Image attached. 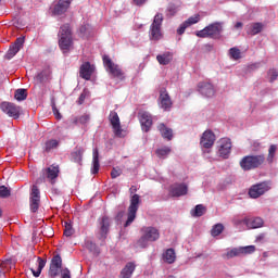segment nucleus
Returning <instances> with one entry per match:
<instances>
[{
  "instance_id": "nucleus-25",
  "label": "nucleus",
  "mask_w": 278,
  "mask_h": 278,
  "mask_svg": "<svg viewBox=\"0 0 278 278\" xmlns=\"http://www.w3.org/2000/svg\"><path fill=\"white\" fill-rule=\"evenodd\" d=\"M264 226V219L261 217H248V229H260Z\"/></svg>"
},
{
  "instance_id": "nucleus-34",
  "label": "nucleus",
  "mask_w": 278,
  "mask_h": 278,
  "mask_svg": "<svg viewBox=\"0 0 278 278\" xmlns=\"http://www.w3.org/2000/svg\"><path fill=\"white\" fill-rule=\"evenodd\" d=\"M263 27L264 25H262V23H254L248 28V34L255 36L256 34H260V31H262Z\"/></svg>"
},
{
  "instance_id": "nucleus-44",
  "label": "nucleus",
  "mask_w": 278,
  "mask_h": 278,
  "mask_svg": "<svg viewBox=\"0 0 278 278\" xmlns=\"http://www.w3.org/2000/svg\"><path fill=\"white\" fill-rule=\"evenodd\" d=\"M168 153H170V148H162L156 150L157 157H161L163 160L168 155Z\"/></svg>"
},
{
  "instance_id": "nucleus-18",
  "label": "nucleus",
  "mask_w": 278,
  "mask_h": 278,
  "mask_svg": "<svg viewBox=\"0 0 278 278\" xmlns=\"http://www.w3.org/2000/svg\"><path fill=\"white\" fill-rule=\"evenodd\" d=\"M214 142H216V136L214 135V132H212V130L204 131L200 144L204 149H212V147H214Z\"/></svg>"
},
{
  "instance_id": "nucleus-43",
  "label": "nucleus",
  "mask_w": 278,
  "mask_h": 278,
  "mask_svg": "<svg viewBox=\"0 0 278 278\" xmlns=\"http://www.w3.org/2000/svg\"><path fill=\"white\" fill-rule=\"evenodd\" d=\"M229 55L232 60H240L241 58V52H240V49L238 48H231L229 50Z\"/></svg>"
},
{
  "instance_id": "nucleus-11",
  "label": "nucleus",
  "mask_w": 278,
  "mask_h": 278,
  "mask_svg": "<svg viewBox=\"0 0 278 278\" xmlns=\"http://www.w3.org/2000/svg\"><path fill=\"white\" fill-rule=\"evenodd\" d=\"M159 102L160 108L164 110V112H169V110L173 108V100H170V96L166 89L161 90Z\"/></svg>"
},
{
  "instance_id": "nucleus-46",
  "label": "nucleus",
  "mask_w": 278,
  "mask_h": 278,
  "mask_svg": "<svg viewBox=\"0 0 278 278\" xmlns=\"http://www.w3.org/2000/svg\"><path fill=\"white\" fill-rule=\"evenodd\" d=\"M62 267H58V266H55V265H50V269H49V275L51 276V277H58V275H60V269H61Z\"/></svg>"
},
{
  "instance_id": "nucleus-5",
  "label": "nucleus",
  "mask_w": 278,
  "mask_h": 278,
  "mask_svg": "<svg viewBox=\"0 0 278 278\" xmlns=\"http://www.w3.org/2000/svg\"><path fill=\"white\" fill-rule=\"evenodd\" d=\"M103 64L106 71H109V73L113 75V77H117V79H125V74L123 73V70H121L118 65L112 62V59H110V56H103Z\"/></svg>"
},
{
  "instance_id": "nucleus-1",
  "label": "nucleus",
  "mask_w": 278,
  "mask_h": 278,
  "mask_svg": "<svg viewBox=\"0 0 278 278\" xmlns=\"http://www.w3.org/2000/svg\"><path fill=\"white\" fill-rule=\"evenodd\" d=\"M59 47L63 53H68L73 49V33L71 25L65 24L61 26L59 31Z\"/></svg>"
},
{
  "instance_id": "nucleus-19",
  "label": "nucleus",
  "mask_w": 278,
  "mask_h": 278,
  "mask_svg": "<svg viewBox=\"0 0 278 278\" xmlns=\"http://www.w3.org/2000/svg\"><path fill=\"white\" fill-rule=\"evenodd\" d=\"M249 217L244 215H237L232 218V225L239 229V231H244L248 229Z\"/></svg>"
},
{
  "instance_id": "nucleus-55",
  "label": "nucleus",
  "mask_w": 278,
  "mask_h": 278,
  "mask_svg": "<svg viewBox=\"0 0 278 278\" xmlns=\"http://www.w3.org/2000/svg\"><path fill=\"white\" fill-rule=\"evenodd\" d=\"M236 29H239V27H242V23L238 22L236 25H235Z\"/></svg>"
},
{
  "instance_id": "nucleus-33",
  "label": "nucleus",
  "mask_w": 278,
  "mask_h": 278,
  "mask_svg": "<svg viewBox=\"0 0 278 278\" xmlns=\"http://www.w3.org/2000/svg\"><path fill=\"white\" fill-rule=\"evenodd\" d=\"M58 147H60V141L58 139H49L46 141L43 150L46 153H49L53 151V149H58Z\"/></svg>"
},
{
  "instance_id": "nucleus-29",
  "label": "nucleus",
  "mask_w": 278,
  "mask_h": 278,
  "mask_svg": "<svg viewBox=\"0 0 278 278\" xmlns=\"http://www.w3.org/2000/svg\"><path fill=\"white\" fill-rule=\"evenodd\" d=\"M45 266H47V261H45L42 257H38L37 258V268L36 269H34V268L30 269L34 277H40V275L42 273V268H45Z\"/></svg>"
},
{
  "instance_id": "nucleus-28",
  "label": "nucleus",
  "mask_w": 278,
  "mask_h": 278,
  "mask_svg": "<svg viewBox=\"0 0 278 278\" xmlns=\"http://www.w3.org/2000/svg\"><path fill=\"white\" fill-rule=\"evenodd\" d=\"M47 178L50 179L51 184H53L54 179H58V175H60L59 166H50L46 169Z\"/></svg>"
},
{
  "instance_id": "nucleus-30",
  "label": "nucleus",
  "mask_w": 278,
  "mask_h": 278,
  "mask_svg": "<svg viewBox=\"0 0 278 278\" xmlns=\"http://www.w3.org/2000/svg\"><path fill=\"white\" fill-rule=\"evenodd\" d=\"M156 60H157L159 64L166 66V64H170V62H173V53L166 52L164 54H159L156 56Z\"/></svg>"
},
{
  "instance_id": "nucleus-2",
  "label": "nucleus",
  "mask_w": 278,
  "mask_h": 278,
  "mask_svg": "<svg viewBox=\"0 0 278 278\" xmlns=\"http://www.w3.org/2000/svg\"><path fill=\"white\" fill-rule=\"evenodd\" d=\"M141 238L138 240V247L144 249L149 245V242H155V240H160V230L155 227H143L141 229Z\"/></svg>"
},
{
  "instance_id": "nucleus-39",
  "label": "nucleus",
  "mask_w": 278,
  "mask_h": 278,
  "mask_svg": "<svg viewBox=\"0 0 278 278\" xmlns=\"http://www.w3.org/2000/svg\"><path fill=\"white\" fill-rule=\"evenodd\" d=\"M178 10H179V5L169 4L166 10V16H168L169 18L175 16Z\"/></svg>"
},
{
  "instance_id": "nucleus-13",
  "label": "nucleus",
  "mask_w": 278,
  "mask_h": 278,
  "mask_svg": "<svg viewBox=\"0 0 278 278\" xmlns=\"http://www.w3.org/2000/svg\"><path fill=\"white\" fill-rule=\"evenodd\" d=\"M38 207H40V190L34 185L30 191V211L38 212Z\"/></svg>"
},
{
  "instance_id": "nucleus-35",
  "label": "nucleus",
  "mask_w": 278,
  "mask_h": 278,
  "mask_svg": "<svg viewBox=\"0 0 278 278\" xmlns=\"http://www.w3.org/2000/svg\"><path fill=\"white\" fill-rule=\"evenodd\" d=\"M16 101H25L27 99V90L25 89H17L14 94Z\"/></svg>"
},
{
  "instance_id": "nucleus-53",
  "label": "nucleus",
  "mask_w": 278,
  "mask_h": 278,
  "mask_svg": "<svg viewBox=\"0 0 278 278\" xmlns=\"http://www.w3.org/2000/svg\"><path fill=\"white\" fill-rule=\"evenodd\" d=\"M62 278H71V270L68 268L62 270Z\"/></svg>"
},
{
  "instance_id": "nucleus-57",
  "label": "nucleus",
  "mask_w": 278,
  "mask_h": 278,
  "mask_svg": "<svg viewBox=\"0 0 278 278\" xmlns=\"http://www.w3.org/2000/svg\"><path fill=\"white\" fill-rule=\"evenodd\" d=\"M56 118H62V116L60 114L56 115Z\"/></svg>"
},
{
  "instance_id": "nucleus-10",
  "label": "nucleus",
  "mask_w": 278,
  "mask_h": 278,
  "mask_svg": "<svg viewBox=\"0 0 278 278\" xmlns=\"http://www.w3.org/2000/svg\"><path fill=\"white\" fill-rule=\"evenodd\" d=\"M229 153H231V140L229 138H222L218 141V154L224 160H227Z\"/></svg>"
},
{
  "instance_id": "nucleus-48",
  "label": "nucleus",
  "mask_w": 278,
  "mask_h": 278,
  "mask_svg": "<svg viewBox=\"0 0 278 278\" xmlns=\"http://www.w3.org/2000/svg\"><path fill=\"white\" fill-rule=\"evenodd\" d=\"M267 75L270 81H275V79L278 77V72L277 70H269Z\"/></svg>"
},
{
  "instance_id": "nucleus-27",
  "label": "nucleus",
  "mask_w": 278,
  "mask_h": 278,
  "mask_svg": "<svg viewBox=\"0 0 278 278\" xmlns=\"http://www.w3.org/2000/svg\"><path fill=\"white\" fill-rule=\"evenodd\" d=\"M177 260V255L175 254V250L174 249H167L164 253H163V261L166 264H175V261Z\"/></svg>"
},
{
  "instance_id": "nucleus-23",
  "label": "nucleus",
  "mask_w": 278,
  "mask_h": 278,
  "mask_svg": "<svg viewBox=\"0 0 278 278\" xmlns=\"http://www.w3.org/2000/svg\"><path fill=\"white\" fill-rule=\"evenodd\" d=\"M112 220L108 216H103L100 220V233L101 238H105L110 231V225Z\"/></svg>"
},
{
  "instance_id": "nucleus-4",
  "label": "nucleus",
  "mask_w": 278,
  "mask_h": 278,
  "mask_svg": "<svg viewBox=\"0 0 278 278\" xmlns=\"http://www.w3.org/2000/svg\"><path fill=\"white\" fill-rule=\"evenodd\" d=\"M264 155H255V156H245L240 162L241 168L243 170H251V168H257L264 164Z\"/></svg>"
},
{
  "instance_id": "nucleus-7",
  "label": "nucleus",
  "mask_w": 278,
  "mask_h": 278,
  "mask_svg": "<svg viewBox=\"0 0 278 278\" xmlns=\"http://www.w3.org/2000/svg\"><path fill=\"white\" fill-rule=\"evenodd\" d=\"M220 34V24L215 23L206 26L204 29L195 33L198 38H214Z\"/></svg>"
},
{
  "instance_id": "nucleus-8",
  "label": "nucleus",
  "mask_w": 278,
  "mask_h": 278,
  "mask_svg": "<svg viewBox=\"0 0 278 278\" xmlns=\"http://www.w3.org/2000/svg\"><path fill=\"white\" fill-rule=\"evenodd\" d=\"M0 109L11 118H18L21 116V106L12 102H2Z\"/></svg>"
},
{
  "instance_id": "nucleus-32",
  "label": "nucleus",
  "mask_w": 278,
  "mask_h": 278,
  "mask_svg": "<svg viewBox=\"0 0 278 278\" xmlns=\"http://www.w3.org/2000/svg\"><path fill=\"white\" fill-rule=\"evenodd\" d=\"M159 131L166 140H173V129L167 128L166 125L160 124Z\"/></svg>"
},
{
  "instance_id": "nucleus-42",
  "label": "nucleus",
  "mask_w": 278,
  "mask_h": 278,
  "mask_svg": "<svg viewBox=\"0 0 278 278\" xmlns=\"http://www.w3.org/2000/svg\"><path fill=\"white\" fill-rule=\"evenodd\" d=\"M12 194V191L5 187V186H0V199H8Z\"/></svg>"
},
{
  "instance_id": "nucleus-54",
  "label": "nucleus",
  "mask_w": 278,
  "mask_h": 278,
  "mask_svg": "<svg viewBox=\"0 0 278 278\" xmlns=\"http://www.w3.org/2000/svg\"><path fill=\"white\" fill-rule=\"evenodd\" d=\"M135 5H143V3H147V0H132Z\"/></svg>"
},
{
  "instance_id": "nucleus-52",
  "label": "nucleus",
  "mask_w": 278,
  "mask_h": 278,
  "mask_svg": "<svg viewBox=\"0 0 278 278\" xmlns=\"http://www.w3.org/2000/svg\"><path fill=\"white\" fill-rule=\"evenodd\" d=\"M74 230L71 227H66L64 230V236H66V238H70V236H73Z\"/></svg>"
},
{
  "instance_id": "nucleus-49",
  "label": "nucleus",
  "mask_w": 278,
  "mask_h": 278,
  "mask_svg": "<svg viewBox=\"0 0 278 278\" xmlns=\"http://www.w3.org/2000/svg\"><path fill=\"white\" fill-rule=\"evenodd\" d=\"M123 170L118 169V168H113L111 172V177L112 179H116V177H121Z\"/></svg>"
},
{
  "instance_id": "nucleus-20",
  "label": "nucleus",
  "mask_w": 278,
  "mask_h": 278,
  "mask_svg": "<svg viewBox=\"0 0 278 278\" xmlns=\"http://www.w3.org/2000/svg\"><path fill=\"white\" fill-rule=\"evenodd\" d=\"M199 92L203 94V97H214L215 90L214 86L210 83H200L198 86Z\"/></svg>"
},
{
  "instance_id": "nucleus-58",
  "label": "nucleus",
  "mask_w": 278,
  "mask_h": 278,
  "mask_svg": "<svg viewBox=\"0 0 278 278\" xmlns=\"http://www.w3.org/2000/svg\"><path fill=\"white\" fill-rule=\"evenodd\" d=\"M2 215V211H1V208H0V216Z\"/></svg>"
},
{
  "instance_id": "nucleus-47",
  "label": "nucleus",
  "mask_w": 278,
  "mask_h": 278,
  "mask_svg": "<svg viewBox=\"0 0 278 278\" xmlns=\"http://www.w3.org/2000/svg\"><path fill=\"white\" fill-rule=\"evenodd\" d=\"M88 121H90V115L88 114H84L83 116L78 117L75 119V123H80V125H86V123H88Z\"/></svg>"
},
{
  "instance_id": "nucleus-37",
  "label": "nucleus",
  "mask_w": 278,
  "mask_h": 278,
  "mask_svg": "<svg viewBox=\"0 0 278 278\" xmlns=\"http://www.w3.org/2000/svg\"><path fill=\"white\" fill-rule=\"evenodd\" d=\"M275 153H277V146L271 144L269 147L268 156H267V161L269 162V164H273V161L275 160Z\"/></svg>"
},
{
  "instance_id": "nucleus-50",
  "label": "nucleus",
  "mask_w": 278,
  "mask_h": 278,
  "mask_svg": "<svg viewBox=\"0 0 278 278\" xmlns=\"http://www.w3.org/2000/svg\"><path fill=\"white\" fill-rule=\"evenodd\" d=\"M186 29H188V25L184 22V23L179 26V28L177 29V34H178L179 36H181L182 34L186 33Z\"/></svg>"
},
{
  "instance_id": "nucleus-12",
  "label": "nucleus",
  "mask_w": 278,
  "mask_h": 278,
  "mask_svg": "<svg viewBox=\"0 0 278 278\" xmlns=\"http://www.w3.org/2000/svg\"><path fill=\"white\" fill-rule=\"evenodd\" d=\"M23 45H25V37H20L15 40V42L9 48L5 58L7 60H12L16 53L23 49Z\"/></svg>"
},
{
  "instance_id": "nucleus-6",
  "label": "nucleus",
  "mask_w": 278,
  "mask_h": 278,
  "mask_svg": "<svg viewBox=\"0 0 278 278\" xmlns=\"http://www.w3.org/2000/svg\"><path fill=\"white\" fill-rule=\"evenodd\" d=\"M140 204V195L135 194L130 200V205L128 208V219L125 223V227H129L136 220V213L138 212V205Z\"/></svg>"
},
{
  "instance_id": "nucleus-24",
  "label": "nucleus",
  "mask_w": 278,
  "mask_h": 278,
  "mask_svg": "<svg viewBox=\"0 0 278 278\" xmlns=\"http://www.w3.org/2000/svg\"><path fill=\"white\" fill-rule=\"evenodd\" d=\"M136 270V263H127L126 266L122 269L119 278H131Z\"/></svg>"
},
{
  "instance_id": "nucleus-17",
  "label": "nucleus",
  "mask_w": 278,
  "mask_h": 278,
  "mask_svg": "<svg viewBox=\"0 0 278 278\" xmlns=\"http://www.w3.org/2000/svg\"><path fill=\"white\" fill-rule=\"evenodd\" d=\"M109 121L115 136H121V134H123V129L121 128V118L118 117V113L112 111L109 115Z\"/></svg>"
},
{
  "instance_id": "nucleus-40",
  "label": "nucleus",
  "mask_w": 278,
  "mask_h": 278,
  "mask_svg": "<svg viewBox=\"0 0 278 278\" xmlns=\"http://www.w3.org/2000/svg\"><path fill=\"white\" fill-rule=\"evenodd\" d=\"M201 21V15L197 14L194 16L189 17L187 21H185L187 27H190V25H197Z\"/></svg>"
},
{
  "instance_id": "nucleus-45",
  "label": "nucleus",
  "mask_w": 278,
  "mask_h": 278,
  "mask_svg": "<svg viewBox=\"0 0 278 278\" xmlns=\"http://www.w3.org/2000/svg\"><path fill=\"white\" fill-rule=\"evenodd\" d=\"M50 266H56L59 268H62V257L60 255H54L52 257Z\"/></svg>"
},
{
  "instance_id": "nucleus-22",
  "label": "nucleus",
  "mask_w": 278,
  "mask_h": 278,
  "mask_svg": "<svg viewBox=\"0 0 278 278\" xmlns=\"http://www.w3.org/2000/svg\"><path fill=\"white\" fill-rule=\"evenodd\" d=\"M94 71V67L89 63V62H86L84 63L81 66H80V77L83 79H90V77H92V73Z\"/></svg>"
},
{
  "instance_id": "nucleus-14",
  "label": "nucleus",
  "mask_w": 278,
  "mask_h": 278,
  "mask_svg": "<svg viewBox=\"0 0 278 278\" xmlns=\"http://www.w3.org/2000/svg\"><path fill=\"white\" fill-rule=\"evenodd\" d=\"M255 253V245H247L241 248H235L230 250L227 255L228 257H238L239 255H249Z\"/></svg>"
},
{
  "instance_id": "nucleus-26",
  "label": "nucleus",
  "mask_w": 278,
  "mask_h": 278,
  "mask_svg": "<svg viewBox=\"0 0 278 278\" xmlns=\"http://www.w3.org/2000/svg\"><path fill=\"white\" fill-rule=\"evenodd\" d=\"M91 36H94V29H92V26L89 24H84L79 28V37L80 38H90Z\"/></svg>"
},
{
  "instance_id": "nucleus-36",
  "label": "nucleus",
  "mask_w": 278,
  "mask_h": 278,
  "mask_svg": "<svg viewBox=\"0 0 278 278\" xmlns=\"http://www.w3.org/2000/svg\"><path fill=\"white\" fill-rule=\"evenodd\" d=\"M225 229V226H223V224H216L211 233L214 238H216V236H220L223 233V230Z\"/></svg>"
},
{
  "instance_id": "nucleus-56",
  "label": "nucleus",
  "mask_w": 278,
  "mask_h": 278,
  "mask_svg": "<svg viewBox=\"0 0 278 278\" xmlns=\"http://www.w3.org/2000/svg\"><path fill=\"white\" fill-rule=\"evenodd\" d=\"M4 266H9L10 265V261H7L3 263Z\"/></svg>"
},
{
  "instance_id": "nucleus-21",
  "label": "nucleus",
  "mask_w": 278,
  "mask_h": 278,
  "mask_svg": "<svg viewBox=\"0 0 278 278\" xmlns=\"http://www.w3.org/2000/svg\"><path fill=\"white\" fill-rule=\"evenodd\" d=\"M172 197H184L188 194V186L186 184H177L172 186L170 189Z\"/></svg>"
},
{
  "instance_id": "nucleus-51",
  "label": "nucleus",
  "mask_w": 278,
  "mask_h": 278,
  "mask_svg": "<svg viewBox=\"0 0 278 278\" xmlns=\"http://www.w3.org/2000/svg\"><path fill=\"white\" fill-rule=\"evenodd\" d=\"M86 97H88V91L84 90L83 93L78 98V104L81 105L84 101H86Z\"/></svg>"
},
{
  "instance_id": "nucleus-15",
  "label": "nucleus",
  "mask_w": 278,
  "mask_h": 278,
  "mask_svg": "<svg viewBox=\"0 0 278 278\" xmlns=\"http://www.w3.org/2000/svg\"><path fill=\"white\" fill-rule=\"evenodd\" d=\"M72 1L73 0H59V2L51 8L52 14H54V16H61V14H64V12L71 8Z\"/></svg>"
},
{
  "instance_id": "nucleus-41",
  "label": "nucleus",
  "mask_w": 278,
  "mask_h": 278,
  "mask_svg": "<svg viewBox=\"0 0 278 278\" xmlns=\"http://www.w3.org/2000/svg\"><path fill=\"white\" fill-rule=\"evenodd\" d=\"M36 79L40 83V84H45V81H48L49 79V71H43L41 73H39L36 76Z\"/></svg>"
},
{
  "instance_id": "nucleus-9",
  "label": "nucleus",
  "mask_w": 278,
  "mask_h": 278,
  "mask_svg": "<svg viewBox=\"0 0 278 278\" xmlns=\"http://www.w3.org/2000/svg\"><path fill=\"white\" fill-rule=\"evenodd\" d=\"M268 190H270V186H268L267 182H261L250 188L249 195L251 199H258V197H262V194L268 192Z\"/></svg>"
},
{
  "instance_id": "nucleus-38",
  "label": "nucleus",
  "mask_w": 278,
  "mask_h": 278,
  "mask_svg": "<svg viewBox=\"0 0 278 278\" xmlns=\"http://www.w3.org/2000/svg\"><path fill=\"white\" fill-rule=\"evenodd\" d=\"M192 216H203V214H205V206H203V204H198L195 206V208L193 210V212H191Z\"/></svg>"
},
{
  "instance_id": "nucleus-3",
  "label": "nucleus",
  "mask_w": 278,
  "mask_h": 278,
  "mask_svg": "<svg viewBox=\"0 0 278 278\" xmlns=\"http://www.w3.org/2000/svg\"><path fill=\"white\" fill-rule=\"evenodd\" d=\"M164 16L162 13H157L150 26V40H162V23Z\"/></svg>"
},
{
  "instance_id": "nucleus-16",
  "label": "nucleus",
  "mask_w": 278,
  "mask_h": 278,
  "mask_svg": "<svg viewBox=\"0 0 278 278\" xmlns=\"http://www.w3.org/2000/svg\"><path fill=\"white\" fill-rule=\"evenodd\" d=\"M139 121L141 123L142 131H149L153 125V117L147 111L139 113Z\"/></svg>"
},
{
  "instance_id": "nucleus-31",
  "label": "nucleus",
  "mask_w": 278,
  "mask_h": 278,
  "mask_svg": "<svg viewBox=\"0 0 278 278\" xmlns=\"http://www.w3.org/2000/svg\"><path fill=\"white\" fill-rule=\"evenodd\" d=\"M92 169L91 173L92 175H97L99 173V168L101 165L99 164V149L94 148L93 149V160H92Z\"/></svg>"
}]
</instances>
